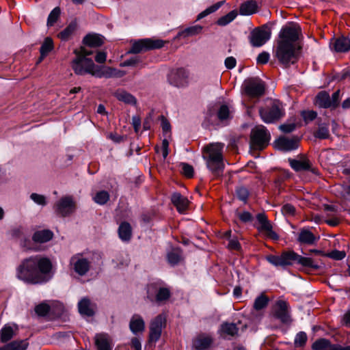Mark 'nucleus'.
<instances>
[{
    "label": "nucleus",
    "mask_w": 350,
    "mask_h": 350,
    "mask_svg": "<svg viewBox=\"0 0 350 350\" xmlns=\"http://www.w3.org/2000/svg\"><path fill=\"white\" fill-rule=\"evenodd\" d=\"M301 33L299 25L294 23L284 26L279 33L273 55L286 68L296 64L299 58L301 47L298 40Z\"/></svg>",
    "instance_id": "nucleus-1"
},
{
    "label": "nucleus",
    "mask_w": 350,
    "mask_h": 350,
    "mask_svg": "<svg viewBox=\"0 0 350 350\" xmlns=\"http://www.w3.org/2000/svg\"><path fill=\"white\" fill-rule=\"evenodd\" d=\"M52 267L49 259L40 256L23 259L16 269L17 278L29 284H40L46 281L44 274Z\"/></svg>",
    "instance_id": "nucleus-2"
},
{
    "label": "nucleus",
    "mask_w": 350,
    "mask_h": 350,
    "mask_svg": "<svg viewBox=\"0 0 350 350\" xmlns=\"http://www.w3.org/2000/svg\"><path fill=\"white\" fill-rule=\"evenodd\" d=\"M224 144L212 143L203 148L202 158L206 161L207 168L215 178L223 176L225 167L222 151Z\"/></svg>",
    "instance_id": "nucleus-3"
},
{
    "label": "nucleus",
    "mask_w": 350,
    "mask_h": 350,
    "mask_svg": "<svg viewBox=\"0 0 350 350\" xmlns=\"http://www.w3.org/2000/svg\"><path fill=\"white\" fill-rule=\"evenodd\" d=\"M92 53L93 51L85 46H81L74 51L75 57L72 60L70 65L75 74L99 75V67L94 63L92 58L88 57Z\"/></svg>",
    "instance_id": "nucleus-4"
},
{
    "label": "nucleus",
    "mask_w": 350,
    "mask_h": 350,
    "mask_svg": "<svg viewBox=\"0 0 350 350\" xmlns=\"http://www.w3.org/2000/svg\"><path fill=\"white\" fill-rule=\"evenodd\" d=\"M266 260L272 265L282 268L292 265L294 262L314 270H318L320 268L319 265L314 263L312 258L301 256L293 250L283 251L280 255H268L266 256Z\"/></svg>",
    "instance_id": "nucleus-5"
},
{
    "label": "nucleus",
    "mask_w": 350,
    "mask_h": 350,
    "mask_svg": "<svg viewBox=\"0 0 350 350\" xmlns=\"http://www.w3.org/2000/svg\"><path fill=\"white\" fill-rule=\"evenodd\" d=\"M259 114L264 122L271 124L282 119L285 115V110L282 102L272 100L266 107L259 109Z\"/></svg>",
    "instance_id": "nucleus-6"
},
{
    "label": "nucleus",
    "mask_w": 350,
    "mask_h": 350,
    "mask_svg": "<svg viewBox=\"0 0 350 350\" xmlns=\"http://www.w3.org/2000/svg\"><path fill=\"white\" fill-rule=\"evenodd\" d=\"M270 133L263 125L253 128L250 134V145L255 149H263L269 144Z\"/></svg>",
    "instance_id": "nucleus-7"
},
{
    "label": "nucleus",
    "mask_w": 350,
    "mask_h": 350,
    "mask_svg": "<svg viewBox=\"0 0 350 350\" xmlns=\"http://www.w3.org/2000/svg\"><path fill=\"white\" fill-rule=\"evenodd\" d=\"M75 202L71 196L62 197L53 206L55 213L62 217L71 215L75 211Z\"/></svg>",
    "instance_id": "nucleus-8"
},
{
    "label": "nucleus",
    "mask_w": 350,
    "mask_h": 350,
    "mask_svg": "<svg viewBox=\"0 0 350 350\" xmlns=\"http://www.w3.org/2000/svg\"><path fill=\"white\" fill-rule=\"evenodd\" d=\"M164 41L159 39L146 38L139 40L133 44L130 52L139 53L150 49H160L164 46Z\"/></svg>",
    "instance_id": "nucleus-9"
},
{
    "label": "nucleus",
    "mask_w": 350,
    "mask_h": 350,
    "mask_svg": "<svg viewBox=\"0 0 350 350\" xmlns=\"http://www.w3.org/2000/svg\"><path fill=\"white\" fill-rule=\"evenodd\" d=\"M288 304L286 301L277 300L272 308L273 316L284 324H289L292 322L288 311Z\"/></svg>",
    "instance_id": "nucleus-10"
},
{
    "label": "nucleus",
    "mask_w": 350,
    "mask_h": 350,
    "mask_svg": "<svg viewBox=\"0 0 350 350\" xmlns=\"http://www.w3.org/2000/svg\"><path fill=\"white\" fill-rule=\"evenodd\" d=\"M271 38V31L267 27L254 29L250 33V40L254 47H260Z\"/></svg>",
    "instance_id": "nucleus-11"
},
{
    "label": "nucleus",
    "mask_w": 350,
    "mask_h": 350,
    "mask_svg": "<svg viewBox=\"0 0 350 350\" xmlns=\"http://www.w3.org/2000/svg\"><path fill=\"white\" fill-rule=\"evenodd\" d=\"M256 219L259 224V226H257L256 228L260 232H265L266 236L272 240L279 239L278 234L273 230V226L264 213H258Z\"/></svg>",
    "instance_id": "nucleus-12"
},
{
    "label": "nucleus",
    "mask_w": 350,
    "mask_h": 350,
    "mask_svg": "<svg viewBox=\"0 0 350 350\" xmlns=\"http://www.w3.org/2000/svg\"><path fill=\"white\" fill-rule=\"evenodd\" d=\"M75 271L79 275H85L90 269V262L85 258L81 257L80 254L72 256L70 261Z\"/></svg>",
    "instance_id": "nucleus-13"
},
{
    "label": "nucleus",
    "mask_w": 350,
    "mask_h": 350,
    "mask_svg": "<svg viewBox=\"0 0 350 350\" xmlns=\"http://www.w3.org/2000/svg\"><path fill=\"white\" fill-rule=\"evenodd\" d=\"M288 163L295 172L310 171L314 174H318L317 169L312 167L311 162L304 155L300 156V159L289 158Z\"/></svg>",
    "instance_id": "nucleus-14"
},
{
    "label": "nucleus",
    "mask_w": 350,
    "mask_h": 350,
    "mask_svg": "<svg viewBox=\"0 0 350 350\" xmlns=\"http://www.w3.org/2000/svg\"><path fill=\"white\" fill-rule=\"evenodd\" d=\"M299 139L293 137L291 139L286 137H280L275 141V146L282 151H291L298 148Z\"/></svg>",
    "instance_id": "nucleus-15"
},
{
    "label": "nucleus",
    "mask_w": 350,
    "mask_h": 350,
    "mask_svg": "<svg viewBox=\"0 0 350 350\" xmlns=\"http://www.w3.org/2000/svg\"><path fill=\"white\" fill-rule=\"evenodd\" d=\"M213 338L205 334H199L193 340V347L196 350H206L213 343Z\"/></svg>",
    "instance_id": "nucleus-16"
},
{
    "label": "nucleus",
    "mask_w": 350,
    "mask_h": 350,
    "mask_svg": "<svg viewBox=\"0 0 350 350\" xmlns=\"http://www.w3.org/2000/svg\"><path fill=\"white\" fill-rule=\"evenodd\" d=\"M330 47L336 52H347L350 49V39L345 36L334 39L331 42Z\"/></svg>",
    "instance_id": "nucleus-17"
},
{
    "label": "nucleus",
    "mask_w": 350,
    "mask_h": 350,
    "mask_svg": "<svg viewBox=\"0 0 350 350\" xmlns=\"http://www.w3.org/2000/svg\"><path fill=\"white\" fill-rule=\"evenodd\" d=\"M78 309L81 315L90 317L94 315V304L88 297H83L79 301Z\"/></svg>",
    "instance_id": "nucleus-18"
},
{
    "label": "nucleus",
    "mask_w": 350,
    "mask_h": 350,
    "mask_svg": "<svg viewBox=\"0 0 350 350\" xmlns=\"http://www.w3.org/2000/svg\"><path fill=\"white\" fill-rule=\"evenodd\" d=\"M171 201L180 213H183L187 208L189 203L186 197L178 192L174 193L172 195Z\"/></svg>",
    "instance_id": "nucleus-19"
},
{
    "label": "nucleus",
    "mask_w": 350,
    "mask_h": 350,
    "mask_svg": "<svg viewBox=\"0 0 350 350\" xmlns=\"http://www.w3.org/2000/svg\"><path fill=\"white\" fill-rule=\"evenodd\" d=\"M53 237V232L48 229L37 230L32 236L33 243H44L51 241Z\"/></svg>",
    "instance_id": "nucleus-20"
},
{
    "label": "nucleus",
    "mask_w": 350,
    "mask_h": 350,
    "mask_svg": "<svg viewBox=\"0 0 350 350\" xmlns=\"http://www.w3.org/2000/svg\"><path fill=\"white\" fill-rule=\"evenodd\" d=\"M95 345L98 350H112L111 340L107 334H97L95 336Z\"/></svg>",
    "instance_id": "nucleus-21"
},
{
    "label": "nucleus",
    "mask_w": 350,
    "mask_h": 350,
    "mask_svg": "<svg viewBox=\"0 0 350 350\" xmlns=\"http://www.w3.org/2000/svg\"><path fill=\"white\" fill-rule=\"evenodd\" d=\"M339 345L332 344L329 340L321 338L316 340L312 346L313 350H338Z\"/></svg>",
    "instance_id": "nucleus-22"
},
{
    "label": "nucleus",
    "mask_w": 350,
    "mask_h": 350,
    "mask_svg": "<svg viewBox=\"0 0 350 350\" xmlns=\"http://www.w3.org/2000/svg\"><path fill=\"white\" fill-rule=\"evenodd\" d=\"M113 94L116 97V98L124 103L125 104L135 105L137 103V100L131 94L122 90H117Z\"/></svg>",
    "instance_id": "nucleus-23"
},
{
    "label": "nucleus",
    "mask_w": 350,
    "mask_h": 350,
    "mask_svg": "<svg viewBox=\"0 0 350 350\" xmlns=\"http://www.w3.org/2000/svg\"><path fill=\"white\" fill-rule=\"evenodd\" d=\"M129 327L133 334L144 331L145 323L143 319L138 314L133 315L130 321Z\"/></svg>",
    "instance_id": "nucleus-24"
},
{
    "label": "nucleus",
    "mask_w": 350,
    "mask_h": 350,
    "mask_svg": "<svg viewBox=\"0 0 350 350\" xmlns=\"http://www.w3.org/2000/svg\"><path fill=\"white\" fill-rule=\"evenodd\" d=\"M118 235L123 241H128L132 236V228L130 224L127 221H123L118 228Z\"/></svg>",
    "instance_id": "nucleus-25"
},
{
    "label": "nucleus",
    "mask_w": 350,
    "mask_h": 350,
    "mask_svg": "<svg viewBox=\"0 0 350 350\" xmlns=\"http://www.w3.org/2000/svg\"><path fill=\"white\" fill-rule=\"evenodd\" d=\"M258 11V5L255 1H247L240 6L239 12L241 15H251Z\"/></svg>",
    "instance_id": "nucleus-26"
},
{
    "label": "nucleus",
    "mask_w": 350,
    "mask_h": 350,
    "mask_svg": "<svg viewBox=\"0 0 350 350\" xmlns=\"http://www.w3.org/2000/svg\"><path fill=\"white\" fill-rule=\"evenodd\" d=\"M316 99V103L319 107L325 109L329 108L332 109V105L330 102V96L327 92L325 91L319 92L317 96Z\"/></svg>",
    "instance_id": "nucleus-27"
},
{
    "label": "nucleus",
    "mask_w": 350,
    "mask_h": 350,
    "mask_svg": "<svg viewBox=\"0 0 350 350\" xmlns=\"http://www.w3.org/2000/svg\"><path fill=\"white\" fill-rule=\"evenodd\" d=\"M297 240L301 243L312 245L315 243L317 238L309 230L303 229L299 232Z\"/></svg>",
    "instance_id": "nucleus-28"
},
{
    "label": "nucleus",
    "mask_w": 350,
    "mask_h": 350,
    "mask_svg": "<svg viewBox=\"0 0 350 350\" xmlns=\"http://www.w3.org/2000/svg\"><path fill=\"white\" fill-rule=\"evenodd\" d=\"M54 45L53 42L51 38H46L41 45L40 53V57L39 58L38 62H41L45 57H46L49 53L53 49Z\"/></svg>",
    "instance_id": "nucleus-29"
},
{
    "label": "nucleus",
    "mask_w": 350,
    "mask_h": 350,
    "mask_svg": "<svg viewBox=\"0 0 350 350\" xmlns=\"http://www.w3.org/2000/svg\"><path fill=\"white\" fill-rule=\"evenodd\" d=\"M83 42L88 46H99L103 44V37L98 34H88L84 37Z\"/></svg>",
    "instance_id": "nucleus-30"
},
{
    "label": "nucleus",
    "mask_w": 350,
    "mask_h": 350,
    "mask_svg": "<svg viewBox=\"0 0 350 350\" xmlns=\"http://www.w3.org/2000/svg\"><path fill=\"white\" fill-rule=\"evenodd\" d=\"M29 343L27 340H14L0 348V350H26Z\"/></svg>",
    "instance_id": "nucleus-31"
},
{
    "label": "nucleus",
    "mask_w": 350,
    "mask_h": 350,
    "mask_svg": "<svg viewBox=\"0 0 350 350\" xmlns=\"http://www.w3.org/2000/svg\"><path fill=\"white\" fill-rule=\"evenodd\" d=\"M160 282H154L148 284L146 287L147 298L152 302H154L159 289L161 287Z\"/></svg>",
    "instance_id": "nucleus-32"
},
{
    "label": "nucleus",
    "mask_w": 350,
    "mask_h": 350,
    "mask_svg": "<svg viewBox=\"0 0 350 350\" xmlns=\"http://www.w3.org/2000/svg\"><path fill=\"white\" fill-rule=\"evenodd\" d=\"M183 260L182 250L174 248L167 254V260L171 265H176Z\"/></svg>",
    "instance_id": "nucleus-33"
},
{
    "label": "nucleus",
    "mask_w": 350,
    "mask_h": 350,
    "mask_svg": "<svg viewBox=\"0 0 350 350\" xmlns=\"http://www.w3.org/2000/svg\"><path fill=\"white\" fill-rule=\"evenodd\" d=\"M202 30L200 25H194L187 27L178 33V37H189L200 34Z\"/></svg>",
    "instance_id": "nucleus-34"
},
{
    "label": "nucleus",
    "mask_w": 350,
    "mask_h": 350,
    "mask_svg": "<svg viewBox=\"0 0 350 350\" xmlns=\"http://www.w3.org/2000/svg\"><path fill=\"white\" fill-rule=\"evenodd\" d=\"M265 83L258 77H251L245 79L242 88H265Z\"/></svg>",
    "instance_id": "nucleus-35"
},
{
    "label": "nucleus",
    "mask_w": 350,
    "mask_h": 350,
    "mask_svg": "<svg viewBox=\"0 0 350 350\" xmlns=\"http://www.w3.org/2000/svg\"><path fill=\"white\" fill-rule=\"evenodd\" d=\"M314 136L320 139H325L329 138V132L328 126L326 124H319L318 129L314 133Z\"/></svg>",
    "instance_id": "nucleus-36"
},
{
    "label": "nucleus",
    "mask_w": 350,
    "mask_h": 350,
    "mask_svg": "<svg viewBox=\"0 0 350 350\" xmlns=\"http://www.w3.org/2000/svg\"><path fill=\"white\" fill-rule=\"evenodd\" d=\"M217 118L221 122H224L232 118L229 107L226 104H223L219 107L217 110Z\"/></svg>",
    "instance_id": "nucleus-37"
},
{
    "label": "nucleus",
    "mask_w": 350,
    "mask_h": 350,
    "mask_svg": "<svg viewBox=\"0 0 350 350\" xmlns=\"http://www.w3.org/2000/svg\"><path fill=\"white\" fill-rule=\"evenodd\" d=\"M14 336V331L12 327L5 325L0 332V340L1 342H6L11 340Z\"/></svg>",
    "instance_id": "nucleus-38"
},
{
    "label": "nucleus",
    "mask_w": 350,
    "mask_h": 350,
    "mask_svg": "<svg viewBox=\"0 0 350 350\" xmlns=\"http://www.w3.org/2000/svg\"><path fill=\"white\" fill-rule=\"evenodd\" d=\"M109 193L103 190L97 192L93 199L96 204L104 205L109 200Z\"/></svg>",
    "instance_id": "nucleus-39"
},
{
    "label": "nucleus",
    "mask_w": 350,
    "mask_h": 350,
    "mask_svg": "<svg viewBox=\"0 0 350 350\" xmlns=\"http://www.w3.org/2000/svg\"><path fill=\"white\" fill-rule=\"evenodd\" d=\"M221 330L227 335L234 336L237 334L239 329L234 323H224L221 326Z\"/></svg>",
    "instance_id": "nucleus-40"
},
{
    "label": "nucleus",
    "mask_w": 350,
    "mask_h": 350,
    "mask_svg": "<svg viewBox=\"0 0 350 350\" xmlns=\"http://www.w3.org/2000/svg\"><path fill=\"white\" fill-rule=\"evenodd\" d=\"M269 303V298L261 294L260 296L257 297L254 303V308L256 310H260L265 308Z\"/></svg>",
    "instance_id": "nucleus-41"
},
{
    "label": "nucleus",
    "mask_w": 350,
    "mask_h": 350,
    "mask_svg": "<svg viewBox=\"0 0 350 350\" xmlns=\"http://www.w3.org/2000/svg\"><path fill=\"white\" fill-rule=\"evenodd\" d=\"M170 295L171 293L170 289L161 286L160 289H159L158 294L157 295L154 301L160 303L161 301H166L170 297Z\"/></svg>",
    "instance_id": "nucleus-42"
},
{
    "label": "nucleus",
    "mask_w": 350,
    "mask_h": 350,
    "mask_svg": "<svg viewBox=\"0 0 350 350\" xmlns=\"http://www.w3.org/2000/svg\"><path fill=\"white\" fill-rule=\"evenodd\" d=\"M176 75L177 77L178 83L180 85H183L188 81L189 77V72L184 68H180L176 70Z\"/></svg>",
    "instance_id": "nucleus-43"
},
{
    "label": "nucleus",
    "mask_w": 350,
    "mask_h": 350,
    "mask_svg": "<svg viewBox=\"0 0 350 350\" xmlns=\"http://www.w3.org/2000/svg\"><path fill=\"white\" fill-rule=\"evenodd\" d=\"M265 89H243V94L252 99H258L265 94Z\"/></svg>",
    "instance_id": "nucleus-44"
},
{
    "label": "nucleus",
    "mask_w": 350,
    "mask_h": 350,
    "mask_svg": "<svg viewBox=\"0 0 350 350\" xmlns=\"http://www.w3.org/2000/svg\"><path fill=\"white\" fill-rule=\"evenodd\" d=\"M165 317L162 314H159L152 321L150 327L162 331L163 327L165 325Z\"/></svg>",
    "instance_id": "nucleus-45"
},
{
    "label": "nucleus",
    "mask_w": 350,
    "mask_h": 350,
    "mask_svg": "<svg viewBox=\"0 0 350 350\" xmlns=\"http://www.w3.org/2000/svg\"><path fill=\"white\" fill-rule=\"evenodd\" d=\"M237 16V12L235 10L230 12L226 15L219 18L217 23L220 26H225L232 22Z\"/></svg>",
    "instance_id": "nucleus-46"
},
{
    "label": "nucleus",
    "mask_w": 350,
    "mask_h": 350,
    "mask_svg": "<svg viewBox=\"0 0 350 350\" xmlns=\"http://www.w3.org/2000/svg\"><path fill=\"white\" fill-rule=\"evenodd\" d=\"M224 3V1H219L214 5L207 8L205 10L200 13L197 16V20H200L208 14L217 11Z\"/></svg>",
    "instance_id": "nucleus-47"
},
{
    "label": "nucleus",
    "mask_w": 350,
    "mask_h": 350,
    "mask_svg": "<svg viewBox=\"0 0 350 350\" xmlns=\"http://www.w3.org/2000/svg\"><path fill=\"white\" fill-rule=\"evenodd\" d=\"M75 24H70L68 27H66L63 31H62L58 34V37L62 40H67L73 33V32L75 30Z\"/></svg>",
    "instance_id": "nucleus-48"
},
{
    "label": "nucleus",
    "mask_w": 350,
    "mask_h": 350,
    "mask_svg": "<svg viewBox=\"0 0 350 350\" xmlns=\"http://www.w3.org/2000/svg\"><path fill=\"white\" fill-rule=\"evenodd\" d=\"M308 337L304 332H299L297 334L294 340V345L296 347H304L307 341Z\"/></svg>",
    "instance_id": "nucleus-49"
},
{
    "label": "nucleus",
    "mask_w": 350,
    "mask_h": 350,
    "mask_svg": "<svg viewBox=\"0 0 350 350\" xmlns=\"http://www.w3.org/2000/svg\"><path fill=\"white\" fill-rule=\"evenodd\" d=\"M50 306L47 304L41 303L35 307L36 313L40 317H45L50 311Z\"/></svg>",
    "instance_id": "nucleus-50"
},
{
    "label": "nucleus",
    "mask_w": 350,
    "mask_h": 350,
    "mask_svg": "<svg viewBox=\"0 0 350 350\" xmlns=\"http://www.w3.org/2000/svg\"><path fill=\"white\" fill-rule=\"evenodd\" d=\"M60 9L58 7L55 8L49 14L48 20H47V25L53 26L54 23L57 21L59 15H60Z\"/></svg>",
    "instance_id": "nucleus-51"
},
{
    "label": "nucleus",
    "mask_w": 350,
    "mask_h": 350,
    "mask_svg": "<svg viewBox=\"0 0 350 350\" xmlns=\"http://www.w3.org/2000/svg\"><path fill=\"white\" fill-rule=\"evenodd\" d=\"M30 199L36 204L40 206H45L47 204L46 198L44 196L36 193H32L30 195Z\"/></svg>",
    "instance_id": "nucleus-52"
},
{
    "label": "nucleus",
    "mask_w": 350,
    "mask_h": 350,
    "mask_svg": "<svg viewBox=\"0 0 350 350\" xmlns=\"http://www.w3.org/2000/svg\"><path fill=\"white\" fill-rule=\"evenodd\" d=\"M236 195L237 198L243 201L246 202L247 200V198L249 196V191L248 190L244 187H239L236 189Z\"/></svg>",
    "instance_id": "nucleus-53"
},
{
    "label": "nucleus",
    "mask_w": 350,
    "mask_h": 350,
    "mask_svg": "<svg viewBox=\"0 0 350 350\" xmlns=\"http://www.w3.org/2000/svg\"><path fill=\"white\" fill-rule=\"evenodd\" d=\"M301 117L306 123H308L316 119L317 113L313 110L311 111H302L301 113Z\"/></svg>",
    "instance_id": "nucleus-54"
},
{
    "label": "nucleus",
    "mask_w": 350,
    "mask_h": 350,
    "mask_svg": "<svg viewBox=\"0 0 350 350\" xmlns=\"http://www.w3.org/2000/svg\"><path fill=\"white\" fill-rule=\"evenodd\" d=\"M182 173L187 178H191L193 176V167L186 163H181Z\"/></svg>",
    "instance_id": "nucleus-55"
},
{
    "label": "nucleus",
    "mask_w": 350,
    "mask_h": 350,
    "mask_svg": "<svg viewBox=\"0 0 350 350\" xmlns=\"http://www.w3.org/2000/svg\"><path fill=\"white\" fill-rule=\"evenodd\" d=\"M161 330L152 329L150 327V334H149V342H156L161 337Z\"/></svg>",
    "instance_id": "nucleus-56"
},
{
    "label": "nucleus",
    "mask_w": 350,
    "mask_h": 350,
    "mask_svg": "<svg viewBox=\"0 0 350 350\" xmlns=\"http://www.w3.org/2000/svg\"><path fill=\"white\" fill-rule=\"evenodd\" d=\"M239 219L243 223L250 222L253 220L252 215L248 211H243L242 213H237Z\"/></svg>",
    "instance_id": "nucleus-57"
},
{
    "label": "nucleus",
    "mask_w": 350,
    "mask_h": 350,
    "mask_svg": "<svg viewBox=\"0 0 350 350\" xmlns=\"http://www.w3.org/2000/svg\"><path fill=\"white\" fill-rule=\"evenodd\" d=\"M327 256L334 260H340L345 257L346 254L344 251L335 250L329 252L328 254H327Z\"/></svg>",
    "instance_id": "nucleus-58"
},
{
    "label": "nucleus",
    "mask_w": 350,
    "mask_h": 350,
    "mask_svg": "<svg viewBox=\"0 0 350 350\" xmlns=\"http://www.w3.org/2000/svg\"><path fill=\"white\" fill-rule=\"evenodd\" d=\"M330 102L332 105V109H336L340 103V90L338 89L336 92H335L332 97H330Z\"/></svg>",
    "instance_id": "nucleus-59"
},
{
    "label": "nucleus",
    "mask_w": 350,
    "mask_h": 350,
    "mask_svg": "<svg viewBox=\"0 0 350 350\" xmlns=\"http://www.w3.org/2000/svg\"><path fill=\"white\" fill-rule=\"evenodd\" d=\"M282 212L284 215H294L295 208L291 204H286L282 207Z\"/></svg>",
    "instance_id": "nucleus-60"
},
{
    "label": "nucleus",
    "mask_w": 350,
    "mask_h": 350,
    "mask_svg": "<svg viewBox=\"0 0 350 350\" xmlns=\"http://www.w3.org/2000/svg\"><path fill=\"white\" fill-rule=\"evenodd\" d=\"M270 55L267 52H262L260 53L256 59L257 64H265L269 62Z\"/></svg>",
    "instance_id": "nucleus-61"
},
{
    "label": "nucleus",
    "mask_w": 350,
    "mask_h": 350,
    "mask_svg": "<svg viewBox=\"0 0 350 350\" xmlns=\"http://www.w3.org/2000/svg\"><path fill=\"white\" fill-rule=\"evenodd\" d=\"M296 128L295 123L283 124L279 126L280 130L284 133H289L293 132Z\"/></svg>",
    "instance_id": "nucleus-62"
},
{
    "label": "nucleus",
    "mask_w": 350,
    "mask_h": 350,
    "mask_svg": "<svg viewBox=\"0 0 350 350\" xmlns=\"http://www.w3.org/2000/svg\"><path fill=\"white\" fill-rule=\"evenodd\" d=\"M349 76L350 71L348 69H344L340 73L336 74L334 79L340 81L347 79Z\"/></svg>",
    "instance_id": "nucleus-63"
},
{
    "label": "nucleus",
    "mask_w": 350,
    "mask_h": 350,
    "mask_svg": "<svg viewBox=\"0 0 350 350\" xmlns=\"http://www.w3.org/2000/svg\"><path fill=\"white\" fill-rule=\"evenodd\" d=\"M161 127L163 133L170 132L171 130V125L169 121L163 116H161Z\"/></svg>",
    "instance_id": "nucleus-64"
}]
</instances>
